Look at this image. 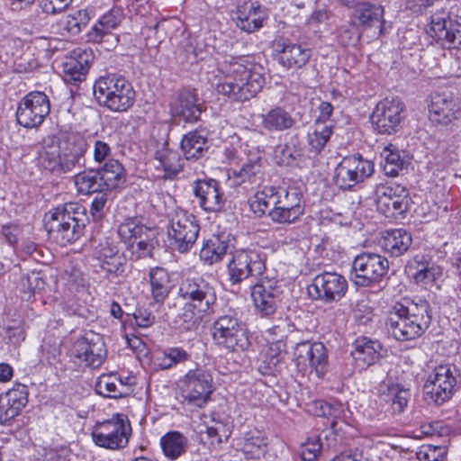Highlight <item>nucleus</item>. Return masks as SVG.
<instances>
[{"label":"nucleus","instance_id":"nucleus-1","mask_svg":"<svg viewBox=\"0 0 461 461\" xmlns=\"http://www.w3.org/2000/svg\"><path fill=\"white\" fill-rule=\"evenodd\" d=\"M215 90L234 102L256 96L265 84L264 68L244 57H228L219 66Z\"/></svg>","mask_w":461,"mask_h":461},{"label":"nucleus","instance_id":"nucleus-2","mask_svg":"<svg viewBox=\"0 0 461 461\" xmlns=\"http://www.w3.org/2000/svg\"><path fill=\"white\" fill-rule=\"evenodd\" d=\"M431 319L428 301L403 298L390 307L385 325L396 340L409 341L420 338L429 328Z\"/></svg>","mask_w":461,"mask_h":461},{"label":"nucleus","instance_id":"nucleus-3","mask_svg":"<svg viewBox=\"0 0 461 461\" xmlns=\"http://www.w3.org/2000/svg\"><path fill=\"white\" fill-rule=\"evenodd\" d=\"M178 295L185 301L178 317L187 330L198 326L203 317L212 311L217 301L214 287L198 276L184 278L179 285Z\"/></svg>","mask_w":461,"mask_h":461},{"label":"nucleus","instance_id":"nucleus-4","mask_svg":"<svg viewBox=\"0 0 461 461\" xmlns=\"http://www.w3.org/2000/svg\"><path fill=\"white\" fill-rule=\"evenodd\" d=\"M44 221L50 237L59 245L66 246L82 236L86 216L80 204L68 203L50 211Z\"/></svg>","mask_w":461,"mask_h":461},{"label":"nucleus","instance_id":"nucleus-5","mask_svg":"<svg viewBox=\"0 0 461 461\" xmlns=\"http://www.w3.org/2000/svg\"><path fill=\"white\" fill-rule=\"evenodd\" d=\"M86 141L77 135H68L58 147L43 148L39 152L40 167L56 174L68 173L80 165L86 151Z\"/></svg>","mask_w":461,"mask_h":461},{"label":"nucleus","instance_id":"nucleus-6","mask_svg":"<svg viewBox=\"0 0 461 461\" xmlns=\"http://www.w3.org/2000/svg\"><path fill=\"white\" fill-rule=\"evenodd\" d=\"M93 91L98 104L112 112H126L135 102L136 93L131 83L118 74L98 77Z\"/></svg>","mask_w":461,"mask_h":461},{"label":"nucleus","instance_id":"nucleus-7","mask_svg":"<svg viewBox=\"0 0 461 461\" xmlns=\"http://www.w3.org/2000/svg\"><path fill=\"white\" fill-rule=\"evenodd\" d=\"M210 333L214 346L228 353H241L250 347L248 330L233 312L218 316Z\"/></svg>","mask_w":461,"mask_h":461},{"label":"nucleus","instance_id":"nucleus-8","mask_svg":"<svg viewBox=\"0 0 461 461\" xmlns=\"http://www.w3.org/2000/svg\"><path fill=\"white\" fill-rule=\"evenodd\" d=\"M178 386L183 402L198 409L207 405L214 391L212 376L200 367L190 369L180 378Z\"/></svg>","mask_w":461,"mask_h":461},{"label":"nucleus","instance_id":"nucleus-9","mask_svg":"<svg viewBox=\"0 0 461 461\" xmlns=\"http://www.w3.org/2000/svg\"><path fill=\"white\" fill-rule=\"evenodd\" d=\"M131 435V426L128 417L116 413L109 420L97 422L91 432L92 439L98 447L119 450L124 448Z\"/></svg>","mask_w":461,"mask_h":461},{"label":"nucleus","instance_id":"nucleus-10","mask_svg":"<svg viewBox=\"0 0 461 461\" xmlns=\"http://www.w3.org/2000/svg\"><path fill=\"white\" fill-rule=\"evenodd\" d=\"M200 231L195 216L185 211H176L167 228V239L172 249L187 253L194 247Z\"/></svg>","mask_w":461,"mask_h":461},{"label":"nucleus","instance_id":"nucleus-11","mask_svg":"<svg viewBox=\"0 0 461 461\" xmlns=\"http://www.w3.org/2000/svg\"><path fill=\"white\" fill-rule=\"evenodd\" d=\"M389 269L387 258L380 254L363 252L352 262L351 280L357 286L368 287L379 283Z\"/></svg>","mask_w":461,"mask_h":461},{"label":"nucleus","instance_id":"nucleus-12","mask_svg":"<svg viewBox=\"0 0 461 461\" xmlns=\"http://www.w3.org/2000/svg\"><path fill=\"white\" fill-rule=\"evenodd\" d=\"M458 377L459 372L453 365L436 366L423 387L426 399L438 405L447 402L454 394Z\"/></svg>","mask_w":461,"mask_h":461},{"label":"nucleus","instance_id":"nucleus-13","mask_svg":"<svg viewBox=\"0 0 461 461\" xmlns=\"http://www.w3.org/2000/svg\"><path fill=\"white\" fill-rule=\"evenodd\" d=\"M374 164L360 155L345 157L334 171V182L343 190H352L374 173Z\"/></svg>","mask_w":461,"mask_h":461},{"label":"nucleus","instance_id":"nucleus-14","mask_svg":"<svg viewBox=\"0 0 461 461\" xmlns=\"http://www.w3.org/2000/svg\"><path fill=\"white\" fill-rule=\"evenodd\" d=\"M404 104L398 97H386L375 106L371 122L378 133L393 134L401 128L404 118Z\"/></svg>","mask_w":461,"mask_h":461},{"label":"nucleus","instance_id":"nucleus-15","mask_svg":"<svg viewBox=\"0 0 461 461\" xmlns=\"http://www.w3.org/2000/svg\"><path fill=\"white\" fill-rule=\"evenodd\" d=\"M50 111L49 97L43 92H31L19 102L16 120L24 128H36L44 122Z\"/></svg>","mask_w":461,"mask_h":461},{"label":"nucleus","instance_id":"nucleus-16","mask_svg":"<svg viewBox=\"0 0 461 461\" xmlns=\"http://www.w3.org/2000/svg\"><path fill=\"white\" fill-rule=\"evenodd\" d=\"M308 290L315 300L324 303H336L345 296L348 291V281L337 272L324 271L312 279Z\"/></svg>","mask_w":461,"mask_h":461},{"label":"nucleus","instance_id":"nucleus-17","mask_svg":"<svg viewBox=\"0 0 461 461\" xmlns=\"http://www.w3.org/2000/svg\"><path fill=\"white\" fill-rule=\"evenodd\" d=\"M375 197L377 210L388 218L402 215L409 206L408 190L393 183L376 185Z\"/></svg>","mask_w":461,"mask_h":461},{"label":"nucleus","instance_id":"nucleus-18","mask_svg":"<svg viewBox=\"0 0 461 461\" xmlns=\"http://www.w3.org/2000/svg\"><path fill=\"white\" fill-rule=\"evenodd\" d=\"M429 34L447 49L461 46V23L450 18L445 10H438L430 16Z\"/></svg>","mask_w":461,"mask_h":461},{"label":"nucleus","instance_id":"nucleus-19","mask_svg":"<svg viewBox=\"0 0 461 461\" xmlns=\"http://www.w3.org/2000/svg\"><path fill=\"white\" fill-rule=\"evenodd\" d=\"M429 113L433 123L447 125L461 118V103L450 91H436L430 95Z\"/></svg>","mask_w":461,"mask_h":461},{"label":"nucleus","instance_id":"nucleus-20","mask_svg":"<svg viewBox=\"0 0 461 461\" xmlns=\"http://www.w3.org/2000/svg\"><path fill=\"white\" fill-rule=\"evenodd\" d=\"M71 354L78 362L95 368L103 364L106 349L103 339L92 333L78 339L71 348Z\"/></svg>","mask_w":461,"mask_h":461},{"label":"nucleus","instance_id":"nucleus-21","mask_svg":"<svg viewBox=\"0 0 461 461\" xmlns=\"http://www.w3.org/2000/svg\"><path fill=\"white\" fill-rule=\"evenodd\" d=\"M123 19V12L120 7H113L104 14L86 34V41L93 43L110 42L111 46L117 43V37L112 31L118 27Z\"/></svg>","mask_w":461,"mask_h":461},{"label":"nucleus","instance_id":"nucleus-22","mask_svg":"<svg viewBox=\"0 0 461 461\" xmlns=\"http://www.w3.org/2000/svg\"><path fill=\"white\" fill-rule=\"evenodd\" d=\"M194 194L198 200L199 206L205 212H219L225 204L224 193L214 179L196 180L194 185Z\"/></svg>","mask_w":461,"mask_h":461},{"label":"nucleus","instance_id":"nucleus-23","mask_svg":"<svg viewBox=\"0 0 461 461\" xmlns=\"http://www.w3.org/2000/svg\"><path fill=\"white\" fill-rule=\"evenodd\" d=\"M297 364L313 368L318 376H322L327 365L326 348L321 342L303 341L296 344L294 352Z\"/></svg>","mask_w":461,"mask_h":461},{"label":"nucleus","instance_id":"nucleus-24","mask_svg":"<svg viewBox=\"0 0 461 461\" xmlns=\"http://www.w3.org/2000/svg\"><path fill=\"white\" fill-rule=\"evenodd\" d=\"M170 110L174 116L193 123L199 121L203 106L194 91L184 89L171 102Z\"/></svg>","mask_w":461,"mask_h":461},{"label":"nucleus","instance_id":"nucleus-25","mask_svg":"<svg viewBox=\"0 0 461 461\" xmlns=\"http://www.w3.org/2000/svg\"><path fill=\"white\" fill-rule=\"evenodd\" d=\"M267 19L265 9L252 2H245L240 5L234 17L236 25L248 33L262 28Z\"/></svg>","mask_w":461,"mask_h":461},{"label":"nucleus","instance_id":"nucleus-26","mask_svg":"<svg viewBox=\"0 0 461 461\" xmlns=\"http://www.w3.org/2000/svg\"><path fill=\"white\" fill-rule=\"evenodd\" d=\"M28 402L27 386L15 384L0 396L1 419L8 421L17 417Z\"/></svg>","mask_w":461,"mask_h":461},{"label":"nucleus","instance_id":"nucleus-27","mask_svg":"<svg viewBox=\"0 0 461 461\" xmlns=\"http://www.w3.org/2000/svg\"><path fill=\"white\" fill-rule=\"evenodd\" d=\"M278 289L269 281L260 280L251 287L254 306L262 316L273 314L277 307Z\"/></svg>","mask_w":461,"mask_h":461},{"label":"nucleus","instance_id":"nucleus-28","mask_svg":"<svg viewBox=\"0 0 461 461\" xmlns=\"http://www.w3.org/2000/svg\"><path fill=\"white\" fill-rule=\"evenodd\" d=\"M93 16L94 11L91 8L76 10L59 19L56 23L58 32L61 36L77 35L86 27Z\"/></svg>","mask_w":461,"mask_h":461},{"label":"nucleus","instance_id":"nucleus-29","mask_svg":"<svg viewBox=\"0 0 461 461\" xmlns=\"http://www.w3.org/2000/svg\"><path fill=\"white\" fill-rule=\"evenodd\" d=\"M412 244L411 234L405 229L387 230L382 237L380 245L384 252L392 257H400L409 250Z\"/></svg>","mask_w":461,"mask_h":461},{"label":"nucleus","instance_id":"nucleus-30","mask_svg":"<svg viewBox=\"0 0 461 461\" xmlns=\"http://www.w3.org/2000/svg\"><path fill=\"white\" fill-rule=\"evenodd\" d=\"M279 51V63L286 68H300L310 59L312 50L300 44L282 42Z\"/></svg>","mask_w":461,"mask_h":461},{"label":"nucleus","instance_id":"nucleus-31","mask_svg":"<svg viewBox=\"0 0 461 461\" xmlns=\"http://www.w3.org/2000/svg\"><path fill=\"white\" fill-rule=\"evenodd\" d=\"M383 351L384 348L379 341L364 337L356 340L352 356L359 366H365L378 361Z\"/></svg>","mask_w":461,"mask_h":461},{"label":"nucleus","instance_id":"nucleus-32","mask_svg":"<svg viewBox=\"0 0 461 461\" xmlns=\"http://www.w3.org/2000/svg\"><path fill=\"white\" fill-rule=\"evenodd\" d=\"M149 277L152 300L156 303H163L173 287L169 273L157 267L149 270Z\"/></svg>","mask_w":461,"mask_h":461},{"label":"nucleus","instance_id":"nucleus-33","mask_svg":"<svg viewBox=\"0 0 461 461\" xmlns=\"http://www.w3.org/2000/svg\"><path fill=\"white\" fill-rule=\"evenodd\" d=\"M384 10L380 5L369 2H358L355 5L351 18L357 21L358 25L373 27L375 23H384Z\"/></svg>","mask_w":461,"mask_h":461},{"label":"nucleus","instance_id":"nucleus-34","mask_svg":"<svg viewBox=\"0 0 461 461\" xmlns=\"http://www.w3.org/2000/svg\"><path fill=\"white\" fill-rule=\"evenodd\" d=\"M155 167L163 173L161 177L166 179L174 178L183 167V159L179 153L169 149H162L156 151Z\"/></svg>","mask_w":461,"mask_h":461},{"label":"nucleus","instance_id":"nucleus-35","mask_svg":"<svg viewBox=\"0 0 461 461\" xmlns=\"http://www.w3.org/2000/svg\"><path fill=\"white\" fill-rule=\"evenodd\" d=\"M232 175L239 184L246 182L254 184L260 181L263 176V161L260 154L251 153L240 168L232 169Z\"/></svg>","mask_w":461,"mask_h":461},{"label":"nucleus","instance_id":"nucleus-36","mask_svg":"<svg viewBox=\"0 0 461 461\" xmlns=\"http://www.w3.org/2000/svg\"><path fill=\"white\" fill-rule=\"evenodd\" d=\"M163 454L170 460L185 455L189 447L188 438L179 431H169L160 438Z\"/></svg>","mask_w":461,"mask_h":461},{"label":"nucleus","instance_id":"nucleus-37","mask_svg":"<svg viewBox=\"0 0 461 461\" xmlns=\"http://www.w3.org/2000/svg\"><path fill=\"white\" fill-rule=\"evenodd\" d=\"M95 392L106 398H122L128 395V390L122 384L116 373L101 375L95 385Z\"/></svg>","mask_w":461,"mask_h":461},{"label":"nucleus","instance_id":"nucleus-38","mask_svg":"<svg viewBox=\"0 0 461 461\" xmlns=\"http://www.w3.org/2000/svg\"><path fill=\"white\" fill-rule=\"evenodd\" d=\"M334 129V123L314 122L307 133V143L311 152L319 154L326 147Z\"/></svg>","mask_w":461,"mask_h":461},{"label":"nucleus","instance_id":"nucleus-39","mask_svg":"<svg viewBox=\"0 0 461 461\" xmlns=\"http://www.w3.org/2000/svg\"><path fill=\"white\" fill-rule=\"evenodd\" d=\"M406 272L417 283L429 284L434 280L433 267L428 257L424 254H417L411 258L406 265Z\"/></svg>","mask_w":461,"mask_h":461},{"label":"nucleus","instance_id":"nucleus-40","mask_svg":"<svg viewBox=\"0 0 461 461\" xmlns=\"http://www.w3.org/2000/svg\"><path fill=\"white\" fill-rule=\"evenodd\" d=\"M203 427L200 433L205 435L212 446L226 442L232 433V425L227 420L212 418L210 423L204 421Z\"/></svg>","mask_w":461,"mask_h":461},{"label":"nucleus","instance_id":"nucleus-41","mask_svg":"<svg viewBox=\"0 0 461 461\" xmlns=\"http://www.w3.org/2000/svg\"><path fill=\"white\" fill-rule=\"evenodd\" d=\"M247 459H258L266 451V441L261 432L250 430L243 435L238 444Z\"/></svg>","mask_w":461,"mask_h":461},{"label":"nucleus","instance_id":"nucleus-42","mask_svg":"<svg viewBox=\"0 0 461 461\" xmlns=\"http://www.w3.org/2000/svg\"><path fill=\"white\" fill-rule=\"evenodd\" d=\"M154 230L144 225L138 218H128L118 227V235L128 245L140 239H147V234Z\"/></svg>","mask_w":461,"mask_h":461},{"label":"nucleus","instance_id":"nucleus-43","mask_svg":"<svg viewBox=\"0 0 461 461\" xmlns=\"http://www.w3.org/2000/svg\"><path fill=\"white\" fill-rule=\"evenodd\" d=\"M181 149L185 159H198L208 149L207 139L198 131H190L183 137Z\"/></svg>","mask_w":461,"mask_h":461},{"label":"nucleus","instance_id":"nucleus-44","mask_svg":"<svg viewBox=\"0 0 461 461\" xmlns=\"http://www.w3.org/2000/svg\"><path fill=\"white\" fill-rule=\"evenodd\" d=\"M106 189H115L125 182V170L117 159H108L104 167L97 170Z\"/></svg>","mask_w":461,"mask_h":461},{"label":"nucleus","instance_id":"nucleus-45","mask_svg":"<svg viewBox=\"0 0 461 461\" xmlns=\"http://www.w3.org/2000/svg\"><path fill=\"white\" fill-rule=\"evenodd\" d=\"M294 118L281 107H275L262 115V126L267 131H282L292 128Z\"/></svg>","mask_w":461,"mask_h":461},{"label":"nucleus","instance_id":"nucleus-46","mask_svg":"<svg viewBox=\"0 0 461 461\" xmlns=\"http://www.w3.org/2000/svg\"><path fill=\"white\" fill-rule=\"evenodd\" d=\"M75 185L81 194L103 193L105 188L97 170H88L75 176Z\"/></svg>","mask_w":461,"mask_h":461},{"label":"nucleus","instance_id":"nucleus-47","mask_svg":"<svg viewBox=\"0 0 461 461\" xmlns=\"http://www.w3.org/2000/svg\"><path fill=\"white\" fill-rule=\"evenodd\" d=\"M278 191L275 186L266 185L258 191L249 201L251 210L258 216L269 212L271 205L276 206Z\"/></svg>","mask_w":461,"mask_h":461},{"label":"nucleus","instance_id":"nucleus-48","mask_svg":"<svg viewBox=\"0 0 461 461\" xmlns=\"http://www.w3.org/2000/svg\"><path fill=\"white\" fill-rule=\"evenodd\" d=\"M191 355L182 348H167L156 356L155 365L162 370L170 369L188 361Z\"/></svg>","mask_w":461,"mask_h":461},{"label":"nucleus","instance_id":"nucleus-49","mask_svg":"<svg viewBox=\"0 0 461 461\" xmlns=\"http://www.w3.org/2000/svg\"><path fill=\"white\" fill-rule=\"evenodd\" d=\"M241 259H246L245 266L251 277L260 276L266 270V257L258 248L237 249Z\"/></svg>","mask_w":461,"mask_h":461},{"label":"nucleus","instance_id":"nucleus-50","mask_svg":"<svg viewBox=\"0 0 461 461\" xmlns=\"http://www.w3.org/2000/svg\"><path fill=\"white\" fill-rule=\"evenodd\" d=\"M381 156L384 158L383 169L386 176H396L405 167V160L392 144L383 149Z\"/></svg>","mask_w":461,"mask_h":461},{"label":"nucleus","instance_id":"nucleus-51","mask_svg":"<svg viewBox=\"0 0 461 461\" xmlns=\"http://www.w3.org/2000/svg\"><path fill=\"white\" fill-rule=\"evenodd\" d=\"M228 245L221 241L219 238L208 240L203 243L200 251V258L205 264L212 265L219 262L227 253Z\"/></svg>","mask_w":461,"mask_h":461},{"label":"nucleus","instance_id":"nucleus-52","mask_svg":"<svg viewBox=\"0 0 461 461\" xmlns=\"http://www.w3.org/2000/svg\"><path fill=\"white\" fill-rule=\"evenodd\" d=\"M276 203L293 210L299 209L300 213H304L305 205L303 193L296 186H289L278 192Z\"/></svg>","mask_w":461,"mask_h":461},{"label":"nucleus","instance_id":"nucleus-53","mask_svg":"<svg viewBox=\"0 0 461 461\" xmlns=\"http://www.w3.org/2000/svg\"><path fill=\"white\" fill-rule=\"evenodd\" d=\"M246 259H241L238 250L232 255L231 260L228 264L229 280L232 285H238L243 280L251 277L248 268L245 266Z\"/></svg>","mask_w":461,"mask_h":461},{"label":"nucleus","instance_id":"nucleus-54","mask_svg":"<svg viewBox=\"0 0 461 461\" xmlns=\"http://www.w3.org/2000/svg\"><path fill=\"white\" fill-rule=\"evenodd\" d=\"M302 215L299 209L293 210L276 203V206L268 212V216L272 221L281 224L294 223L297 221Z\"/></svg>","mask_w":461,"mask_h":461},{"label":"nucleus","instance_id":"nucleus-55","mask_svg":"<svg viewBox=\"0 0 461 461\" xmlns=\"http://www.w3.org/2000/svg\"><path fill=\"white\" fill-rule=\"evenodd\" d=\"M387 395L394 411L402 412L409 402L411 393L399 384H392L388 386Z\"/></svg>","mask_w":461,"mask_h":461},{"label":"nucleus","instance_id":"nucleus-56","mask_svg":"<svg viewBox=\"0 0 461 461\" xmlns=\"http://www.w3.org/2000/svg\"><path fill=\"white\" fill-rule=\"evenodd\" d=\"M300 156V150L292 143L280 144L275 150V157L277 163L283 166L293 165Z\"/></svg>","mask_w":461,"mask_h":461},{"label":"nucleus","instance_id":"nucleus-57","mask_svg":"<svg viewBox=\"0 0 461 461\" xmlns=\"http://www.w3.org/2000/svg\"><path fill=\"white\" fill-rule=\"evenodd\" d=\"M126 265V258L124 255L116 254L112 258L104 260V262L99 263V266L102 270H104L107 275H111L113 276H122L124 272V267Z\"/></svg>","mask_w":461,"mask_h":461},{"label":"nucleus","instance_id":"nucleus-58","mask_svg":"<svg viewBox=\"0 0 461 461\" xmlns=\"http://www.w3.org/2000/svg\"><path fill=\"white\" fill-rule=\"evenodd\" d=\"M155 236V231L149 232L147 234V239H140L135 243H131L128 245L133 256L136 258H142L149 256H151V252L153 249V239Z\"/></svg>","mask_w":461,"mask_h":461},{"label":"nucleus","instance_id":"nucleus-59","mask_svg":"<svg viewBox=\"0 0 461 461\" xmlns=\"http://www.w3.org/2000/svg\"><path fill=\"white\" fill-rule=\"evenodd\" d=\"M446 454L445 448L439 446L423 445L417 452L420 461H440Z\"/></svg>","mask_w":461,"mask_h":461},{"label":"nucleus","instance_id":"nucleus-60","mask_svg":"<svg viewBox=\"0 0 461 461\" xmlns=\"http://www.w3.org/2000/svg\"><path fill=\"white\" fill-rule=\"evenodd\" d=\"M284 359V355L280 350L274 347H270L265 354L264 358L259 366L262 373H270Z\"/></svg>","mask_w":461,"mask_h":461},{"label":"nucleus","instance_id":"nucleus-61","mask_svg":"<svg viewBox=\"0 0 461 461\" xmlns=\"http://www.w3.org/2000/svg\"><path fill=\"white\" fill-rule=\"evenodd\" d=\"M67 58L72 59L81 68L88 70L95 55L91 49L79 47L73 50Z\"/></svg>","mask_w":461,"mask_h":461},{"label":"nucleus","instance_id":"nucleus-62","mask_svg":"<svg viewBox=\"0 0 461 461\" xmlns=\"http://www.w3.org/2000/svg\"><path fill=\"white\" fill-rule=\"evenodd\" d=\"M321 450L319 438H309L301 446V457L303 461H314Z\"/></svg>","mask_w":461,"mask_h":461},{"label":"nucleus","instance_id":"nucleus-63","mask_svg":"<svg viewBox=\"0 0 461 461\" xmlns=\"http://www.w3.org/2000/svg\"><path fill=\"white\" fill-rule=\"evenodd\" d=\"M88 70L81 68L72 59L66 57L63 63V73L68 81H81Z\"/></svg>","mask_w":461,"mask_h":461},{"label":"nucleus","instance_id":"nucleus-64","mask_svg":"<svg viewBox=\"0 0 461 461\" xmlns=\"http://www.w3.org/2000/svg\"><path fill=\"white\" fill-rule=\"evenodd\" d=\"M115 253L122 254L119 251L117 246L106 239L98 244L95 249L94 255L95 259L101 263L112 258L113 256H115Z\"/></svg>","mask_w":461,"mask_h":461}]
</instances>
